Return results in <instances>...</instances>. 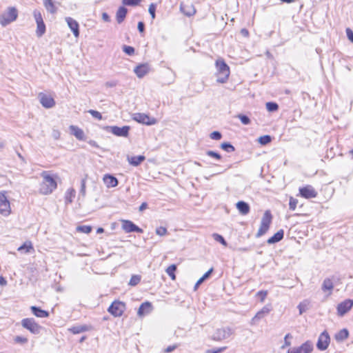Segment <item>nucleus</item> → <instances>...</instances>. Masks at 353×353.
<instances>
[{
  "instance_id": "29",
  "label": "nucleus",
  "mask_w": 353,
  "mask_h": 353,
  "mask_svg": "<svg viewBox=\"0 0 353 353\" xmlns=\"http://www.w3.org/2000/svg\"><path fill=\"white\" fill-rule=\"evenodd\" d=\"M322 290L324 292L329 291L328 295L332 294V290L334 288V285L331 279H325L322 284Z\"/></svg>"
},
{
  "instance_id": "10",
  "label": "nucleus",
  "mask_w": 353,
  "mask_h": 353,
  "mask_svg": "<svg viewBox=\"0 0 353 353\" xmlns=\"http://www.w3.org/2000/svg\"><path fill=\"white\" fill-rule=\"evenodd\" d=\"M130 129V126L128 125H124L123 127H119L116 125L105 127V130L108 132H110L117 137H127L128 136Z\"/></svg>"
},
{
  "instance_id": "44",
  "label": "nucleus",
  "mask_w": 353,
  "mask_h": 353,
  "mask_svg": "<svg viewBox=\"0 0 353 353\" xmlns=\"http://www.w3.org/2000/svg\"><path fill=\"white\" fill-rule=\"evenodd\" d=\"M236 117L239 118L241 123L244 125H248L250 123V119L247 115L239 114L236 116Z\"/></svg>"
},
{
  "instance_id": "28",
  "label": "nucleus",
  "mask_w": 353,
  "mask_h": 353,
  "mask_svg": "<svg viewBox=\"0 0 353 353\" xmlns=\"http://www.w3.org/2000/svg\"><path fill=\"white\" fill-rule=\"evenodd\" d=\"M90 328L91 327L87 325H77L69 328V331L74 334H77L83 332L88 331L90 330Z\"/></svg>"
},
{
  "instance_id": "61",
  "label": "nucleus",
  "mask_w": 353,
  "mask_h": 353,
  "mask_svg": "<svg viewBox=\"0 0 353 353\" xmlns=\"http://www.w3.org/2000/svg\"><path fill=\"white\" fill-rule=\"evenodd\" d=\"M137 28H138L139 32H141V33L143 32L144 30H145V24H144V23L142 22V21H139L138 23Z\"/></svg>"
},
{
  "instance_id": "46",
  "label": "nucleus",
  "mask_w": 353,
  "mask_h": 353,
  "mask_svg": "<svg viewBox=\"0 0 353 353\" xmlns=\"http://www.w3.org/2000/svg\"><path fill=\"white\" fill-rule=\"evenodd\" d=\"M141 0H122L123 4L128 6H137Z\"/></svg>"
},
{
  "instance_id": "37",
  "label": "nucleus",
  "mask_w": 353,
  "mask_h": 353,
  "mask_svg": "<svg viewBox=\"0 0 353 353\" xmlns=\"http://www.w3.org/2000/svg\"><path fill=\"white\" fill-rule=\"evenodd\" d=\"M176 270V265L172 264L167 268L165 270L166 273L170 276L172 280H175L176 276L174 274V272Z\"/></svg>"
},
{
  "instance_id": "12",
  "label": "nucleus",
  "mask_w": 353,
  "mask_h": 353,
  "mask_svg": "<svg viewBox=\"0 0 353 353\" xmlns=\"http://www.w3.org/2000/svg\"><path fill=\"white\" fill-rule=\"evenodd\" d=\"M330 341V338L328 333L326 331L323 332L319 336L316 347L319 350H325Z\"/></svg>"
},
{
  "instance_id": "9",
  "label": "nucleus",
  "mask_w": 353,
  "mask_h": 353,
  "mask_svg": "<svg viewBox=\"0 0 353 353\" xmlns=\"http://www.w3.org/2000/svg\"><path fill=\"white\" fill-rule=\"evenodd\" d=\"M133 120L137 122L147 125H152L157 123V119L149 117L148 114L144 113H134L132 115Z\"/></svg>"
},
{
  "instance_id": "2",
  "label": "nucleus",
  "mask_w": 353,
  "mask_h": 353,
  "mask_svg": "<svg viewBox=\"0 0 353 353\" xmlns=\"http://www.w3.org/2000/svg\"><path fill=\"white\" fill-rule=\"evenodd\" d=\"M216 81L220 83H225L230 75V68L223 59H218L216 61Z\"/></svg>"
},
{
  "instance_id": "41",
  "label": "nucleus",
  "mask_w": 353,
  "mask_h": 353,
  "mask_svg": "<svg viewBox=\"0 0 353 353\" xmlns=\"http://www.w3.org/2000/svg\"><path fill=\"white\" fill-rule=\"evenodd\" d=\"M212 237L216 241L219 242L224 246H227V242L221 235L216 233H214L212 234Z\"/></svg>"
},
{
  "instance_id": "19",
  "label": "nucleus",
  "mask_w": 353,
  "mask_h": 353,
  "mask_svg": "<svg viewBox=\"0 0 353 353\" xmlns=\"http://www.w3.org/2000/svg\"><path fill=\"white\" fill-rule=\"evenodd\" d=\"M134 72L139 78H143L149 72L148 64H140L134 68Z\"/></svg>"
},
{
  "instance_id": "30",
  "label": "nucleus",
  "mask_w": 353,
  "mask_h": 353,
  "mask_svg": "<svg viewBox=\"0 0 353 353\" xmlns=\"http://www.w3.org/2000/svg\"><path fill=\"white\" fill-rule=\"evenodd\" d=\"M270 312V309L267 307H264L261 309V310L259 311L256 315L252 318V321L254 323L256 321L261 319L264 317V316L268 314Z\"/></svg>"
},
{
  "instance_id": "21",
  "label": "nucleus",
  "mask_w": 353,
  "mask_h": 353,
  "mask_svg": "<svg viewBox=\"0 0 353 353\" xmlns=\"http://www.w3.org/2000/svg\"><path fill=\"white\" fill-rule=\"evenodd\" d=\"M152 310L151 303L146 301L143 303L140 306L137 312V314L139 316L149 314Z\"/></svg>"
},
{
  "instance_id": "50",
  "label": "nucleus",
  "mask_w": 353,
  "mask_h": 353,
  "mask_svg": "<svg viewBox=\"0 0 353 353\" xmlns=\"http://www.w3.org/2000/svg\"><path fill=\"white\" fill-rule=\"evenodd\" d=\"M155 11H156V4L151 3L149 6L148 12H149L150 14L151 15V17L152 19H155V17H156Z\"/></svg>"
},
{
  "instance_id": "39",
  "label": "nucleus",
  "mask_w": 353,
  "mask_h": 353,
  "mask_svg": "<svg viewBox=\"0 0 353 353\" xmlns=\"http://www.w3.org/2000/svg\"><path fill=\"white\" fill-rule=\"evenodd\" d=\"M265 106L268 111L270 112H276L279 109V105L275 102H267Z\"/></svg>"
},
{
  "instance_id": "3",
  "label": "nucleus",
  "mask_w": 353,
  "mask_h": 353,
  "mask_svg": "<svg viewBox=\"0 0 353 353\" xmlns=\"http://www.w3.org/2000/svg\"><path fill=\"white\" fill-rule=\"evenodd\" d=\"M18 17V11L14 7H9L0 14V24L6 27L8 24L14 21Z\"/></svg>"
},
{
  "instance_id": "54",
  "label": "nucleus",
  "mask_w": 353,
  "mask_h": 353,
  "mask_svg": "<svg viewBox=\"0 0 353 353\" xmlns=\"http://www.w3.org/2000/svg\"><path fill=\"white\" fill-rule=\"evenodd\" d=\"M167 232V229L165 227L161 226L156 229V234L161 236L165 235Z\"/></svg>"
},
{
  "instance_id": "34",
  "label": "nucleus",
  "mask_w": 353,
  "mask_h": 353,
  "mask_svg": "<svg viewBox=\"0 0 353 353\" xmlns=\"http://www.w3.org/2000/svg\"><path fill=\"white\" fill-rule=\"evenodd\" d=\"M310 303L308 300H304L303 301L301 302L299 304L298 308L300 314H302L303 313L305 312L309 309Z\"/></svg>"
},
{
  "instance_id": "5",
  "label": "nucleus",
  "mask_w": 353,
  "mask_h": 353,
  "mask_svg": "<svg viewBox=\"0 0 353 353\" xmlns=\"http://www.w3.org/2000/svg\"><path fill=\"white\" fill-rule=\"evenodd\" d=\"M125 310V304L120 301H114L108 307V311L114 317L122 316Z\"/></svg>"
},
{
  "instance_id": "6",
  "label": "nucleus",
  "mask_w": 353,
  "mask_h": 353,
  "mask_svg": "<svg viewBox=\"0 0 353 353\" xmlns=\"http://www.w3.org/2000/svg\"><path fill=\"white\" fill-rule=\"evenodd\" d=\"M22 326L28 330L31 333L34 334H38L40 333L42 327L37 324L34 319L27 318L24 319L21 321Z\"/></svg>"
},
{
  "instance_id": "20",
  "label": "nucleus",
  "mask_w": 353,
  "mask_h": 353,
  "mask_svg": "<svg viewBox=\"0 0 353 353\" xmlns=\"http://www.w3.org/2000/svg\"><path fill=\"white\" fill-rule=\"evenodd\" d=\"M70 133L74 135L78 140L84 141L85 136L83 130L76 125L70 126Z\"/></svg>"
},
{
  "instance_id": "63",
  "label": "nucleus",
  "mask_w": 353,
  "mask_h": 353,
  "mask_svg": "<svg viewBox=\"0 0 353 353\" xmlns=\"http://www.w3.org/2000/svg\"><path fill=\"white\" fill-rule=\"evenodd\" d=\"M60 134H61L59 130H53L52 136L54 139H56V140L59 139L60 138Z\"/></svg>"
},
{
  "instance_id": "8",
  "label": "nucleus",
  "mask_w": 353,
  "mask_h": 353,
  "mask_svg": "<svg viewBox=\"0 0 353 353\" xmlns=\"http://www.w3.org/2000/svg\"><path fill=\"white\" fill-rule=\"evenodd\" d=\"M234 331L229 327L217 329L213 334L212 339L214 341H221L229 338Z\"/></svg>"
},
{
  "instance_id": "58",
  "label": "nucleus",
  "mask_w": 353,
  "mask_h": 353,
  "mask_svg": "<svg viewBox=\"0 0 353 353\" xmlns=\"http://www.w3.org/2000/svg\"><path fill=\"white\" fill-rule=\"evenodd\" d=\"M292 337L290 334H287L284 338V345L281 346L282 349H284L286 346H290L291 343L288 340V338Z\"/></svg>"
},
{
  "instance_id": "47",
  "label": "nucleus",
  "mask_w": 353,
  "mask_h": 353,
  "mask_svg": "<svg viewBox=\"0 0 353 353\" xmlns=\"http://www.w3.org/2000/svg\"><path fill=\"white\" fill-rule=\"evenodd\" d=\"M123 51L128 55H132L134 53V48L132 46H123Z\"/></svg>"
},
{
  "instance_id": "49",
  "label": "nucleus",
  "mask_w": 353,
  "mask_h": 353,
  "mask_svg": "<svg viewBox=\"0 0 353 353\" xmlns=\"http://www.w3.org/2000/svg\"><path fill=\"white\" fill-rule=\"evenodd\" d=\"M94 118L98 119V120H101L102 119V115L101 114L97 111V110H89L88 111Z\"/></svg>"
},
{
  "instance_id": "26",
  "label": "nucleus",
  "mask_w": 353,
  "mask_h": 353,
  "mask_svg": "<svg viewBox=\"0 0 353 353\" xmlns=\"http://www.w3.org/2000/svg\"><path fill=\"white\" fill-rule=\"evenodd\" d=\"M145 159V157L143 155L128 157V161L130 165L134 166L139 165Z\"/></svg>"
},
{
  "instance_id": "62",
  "label": "nucleus",
  "mask_w": 353,
  "mask_h": 353,
  "mask_svg": "<svg viewBox=\"0 0 353 353\" xmlns=\"http://www.w3.org/2000/svg\"><path fill=\"white\" fill-rule=\"evenodd\" d=\"M105 85L107 88H113L117 85V81H107Z\"/></svg>"
},
{
  "instance_id": "48",
  "label": "nucleus",
  "mask_w": 353,
  "mask_h": 353,
  "mask_svg": "<svg viewBox=\"0 0 353 353\" xmlns=\"http://www.w3.org/2000/svg\"><path fill=\"white\" fill-rule=\"evenodd\" d=\"M33 15L36 23L43 21L41 13L38 10H34L33 12Z\"/></svg>"
},
{
  "instance_id": "24",
  "label": "nucleus",
  "mask_w": 353,
  "mask_h": 353,
  "mask_svg": "<svg viewBox=\"0 0 353 353\" xmlns=\"http://www.w3.org/2000/svg\"><path fill=\"white\" fill-rule=\"evenodd\" d=\"M32 312L37 317L39 318H46L49 316V312L48 311L43 310L41 308L37 306H32L30 307Z\"/></svg>"
},
{
  "instance_id": "42",
  "label": "nucleus",
  "mask_w": 353,
  "mask_h": 353,
  "mask_svg": "<svg viewBox=\"0 0 353 353\" xmlns=\"http://www.w3.org/2000/svg\"><path fill=\"white\" fill-rule=\"evenodd\" d=\"M26 250V252H29L30 250H33L31 242H26L18 248V251Z\"/></svg>"
},
{
  "instance_id": "18",
  "label": "nucleus",
  "mask_w": 353,
  "mask_h": 353,
  "mask_svg": "<svg viewBox=\"0 0 353 353\" xmlns=\"http://www.w3.org/2000/svg\"><path fill=\"white\" fill-rule=\"evenodd\" d=\"M103 181L108 188H114L117 186L119 183L118 179L113 175L109 174H106L103 176Z\"/></svg>"
},
{
  "instance_id": "25",
  "label": "nucleus",
  "mask_w": 353,
  "mask_h": 353,
  "mask_svg": "<svg viewBox=\"0 0 353 353\" xmlns=\"http://www.w3.org/2000/svg\"><path fill=\"white\" fill-rule=\"evenodd\" d=\"M180 9L186 16L190 17L195 14L196 10L192 5L181 4Z\"/></svg>"
},
{
  "instance_id": "38",
  "label": "nucleus",
  "mask_w": 353,
  "mask_h": 353,
  "mask_svg": "<svg viewBox=\"0 0 353 353\" xmlns=\"http://www.w3.org/2000/svg\"><path fill=\"white\" fill-rule=\"evenodd\" d=\"M221 148L227 152H232L235 150L234 147L228 142H224L221 144Z\"/></svg>"
},
{
  "instance_id": "27",
  "label": "nucleus",
  "mask_w": 353,
  "mask_h": 353,
  "mask_svg": "<svg viewBox=\"0 0 353 353\" xmlns=\"http://www.w3.org/2000/svg\"><path fill=\"white\" fill-rule=\"evenodd\" d=\"M128 10L125 7H120L116 14V19L118 23H121L127 14Z\"/></svg>"
},
{
  "instance_id": "31",
  "label": "nucleus",
  "mask_w": 353,
  "mask_h": 353,
  "mask_svg": "<svg viewBox=\"0 0 353 353\" xmlns=\"http://www.w3.org/2000/svg\"><path fill=\"white\" fill-rule=\"evenodd\" d=\"M349 336V332L347 329H343L335 334V339L337 341H343L346 339Z\"/></svg>"
},
{
  "instance_id": "4",
  "label": "nucleus",
  "mask_w": 353,
  "mask_h": 353,
  "mask_svg": "<svg viewBox=\"0 0 353 353\" xmlns=\"http://www.w3.org/2000/svg\"><path fill=\"white\" fill-rule=\"evenodd\" d=\"M272 219L271 212L269 210L265 211L261 219L259 229L256 234V237H260L267 232L272 222Z\"/></svg>"
},
{
  "instance_id": "11",
  "label": "nucleus",
  "mask_w": 353,
  "mask_h": 353,
  "mask_svg": "<svg viewBox=\"0 0 353 353\" xmlns=\"http://www.w3.org/2000/svg\"><path fill=\"white\" fill-rule=\"evenodd\" d=\"M313 345L311 342L306 341L299 347H292L288 349L287 353H311Z\"/></svg>"
},
{
  "instance_id": "53",
  "label": "nucleus",
  "mask_w": 353,
  "mask_h": 353,
  "mask_svg": "<svg viewBox=\"0 0 353 353\" xmlns=\"http://www.w3.org/2000/svg\"><path fill=\"white\" fill-rule=\"evenodd\" d=\"M210 137L213 140H220L222 135L219 131H214L210 134Z\"/></svg>"
},
{
  "instance_id": "1",
  "label": "nucleus",
  "mask_w": 353,
  "mask_h": 353,
  "mask_svg": "<svg viewBox=\"0 0 353 353\" xmlns=\"http://www.w3.org/2000/svg\"><path fill=\"white\" fill-rule=\"evenodd\" d=\"M43 181L40 184L39 192L43 195L51 194L57 187V181L47 171L41 172Z\"/></svg>"
},
{
  "instance_id": "14",
  "label": "nucleus",
  "mask_w": 353,
  "mask_h": 353,
  "mask_svg": "<svg viewBox=\"0 0 353 353\" xmlns=\"http://www.w3.org/2000/svg\"><path fill=\"white\" fill-rule=\"evenodd\" d=\"M122 229L127 233L137 232L143 233V230L135 225L132 221L129 220L122 221Z\"/></svg>"
},
{
  "instance_id": "22",
  "label": "nucleus",
  "mask_w": 353,
  "mask_h": 353,
  "mask_svg": "<svg viewBox=\"0 0 353 353\" xmlns=\"http://www.w3.org/2000/svg\"><path fill=\"white\" fill-rule=\"evenodd\" d=\"M236 207L237 210H239V212L242 215H246L250 212V205H248V203H246L245 201H238L236 204Z\"/></svg>"
},
{
  "instance_id": "15",
  "label": "nucleus",
  "mask_w": 353,
  "mask_h": 353,
  "mask_svg": "<svg viewBox=\"0 0 353 353\" xmlns=\"http://www.w3.org/2000/svg\"><path fill=\"white\" fill-rule=\"evenodd\" d=\"M41 104L46 108H51L55 105V101L52 97L43 93L39 94Z\"/></svg>"
},
{
  "instance_id": "16",
  "label": "nucleus",
  "mask_w": 353,
  "mask_h": 353,
  "mask_svg": "<svg viewBox=\"0 0 353 353\" xmlns=\"http://www.w3.org/2000/svg\"><path fill=\"white\" fill-rule=\"evenodd\" d=\"M300 194L305 199L315 198L317 195L315 190L310 185H307L299 189Z\"/></svg>"
},
{
  "instance_id": "55",
  "label": "nucleus",
  "mask_w": 353,
  "mask_h": 353,
  "mask_svg": "<svg viewBox=\"0 0 353 353\" xmlns=\"http://www.w3.org/2000/svg\"><path fill=\"white\" fill-rule=\"evenodd\" d=\"M14 341L18 343H26L28 342V339L21 336H17L14 338Z\"/></svg>"
},
{
  "instance_id": "32",
  "label": "nucleus",
  "mask_w": 353,
  "mask_h": 353,
  "mask_svg": "<svg viewBox=\"0 0 353 353\" xmlns=\"http://www.w3.org/2000/svg\"><path fill=\"white\" fill-rule=\"evenodd\" d=\"M43 5L49 12L54 14L57 12V8L52 0H43Z\"/></svg>"
},
{
  "instance_id": "52",
  "label": "nucleus",
  "mask_w": 353,
  "mask_h": 353,
  "mask_svg": "<svg viewBox=\"0 0 353 353\" xmlns=\"http://www.w3.org/2000/svg\"><path fill=\"white\" fill-rule=\"evenodd\" d=\"M206 154L209 157L215 158L217 160H220L221 159V156L219 153L212 150H208L206 152Z\"/></svg>"
},
{
  "instance_id": "56",
  "label": "nucleus",
  "mask_w": 353,
  "mask_h": 353,
  "mask_svg": "<svg viewBox=\"0 0 353 353\" xmlns=\"http://www.w3.org/2000/svg\"><path fill=\"white\" fill-rule=\"evenodd\" d=\"M267 294V291L261 290L257 292L256 296L260 299L261 301L263 302L265 300Z\"/></svg>"
},
{
  "instance_id": "40",
  "label": "nucleus",
  "mask_w": 353,
  "mask_h": 353,
  "mask_svg": "<svg viewBox=\"0 0 353 353\" xmlns=\"http://www.w3.org/2000/svg\"><path fill=\"white\" fill-rule=\"evenodd\" d=\"M272 137L270 135H263L259 138L258 141L260 144L265 145L270 143Z\"/></svg>"
},
{
  "instance_id": "57",
  "label": "nucleus",
  "mask_w": 353,
  "mask_h": 353,
  "mask_svg": "<svg viewBox=\"0 0 353 353\" xmlns=\"http://www.w3.org/2000/svg\"><path fill=\"white\" fill-rule=\"evenodd\" d=\"M80 194L85 196V179H83L81 182Z\"/></svg>"
},
{
  "instance_id": "23",
  "label": "nucleus",
  "mask_w": 353,
  "mask_h": 353,
  "mask_svg": "<svg viewBox=\"0 0 353 353\" xmlns=\"http://www.w3.org/2000/svg\"><path fill=\"white\" fill-rule=\"evenodd\" d=\"M284 236V231L283 230H279L276 232L272 236L269 238L267 241L268 244H274L281 241Z\"/></svg>"
},
{
  "instance_id": "60",
  "label": "nucleus",
  "mask_w": 353,
  "mask_h": 353,
  "mask_svg": "<svg viewBox=\"0 0 353 353\" xmlns=\"http://www.w3.org/2000/svg\"><path fill=\"white\" fill-rule=\"evenodd\" d=\"M178 347L177 345H170L168 346V347H166L164 350V352L165 353H170V352H172V351H174L176 347Z\"/></svg>"
},
{
  "instance_id": "7",
  "label": "nucleus",
  "mask_w": 353,
  "mask_h": 353,
  "mask_svg": "<svg viewBox=\"0 0 353 353\" xmlns=\"http://www.w3.org/2000/svg\"><path fill=\"white\" fill-rule=\"evenodd\" d=\"M6 194V191L0 192V214L4 216H8L11 212L10 201Z\"/></svg>"
},
{
  "instance_id": "64",
  "label": "nucleus",
  "mask_w": 353,
  "mask_h": 353,
  "mask_svg": "<svg viewBox=\"0 0 353 353\" xmlns=\"http://www.w3.org/2000/svg\"><path fill=\"white\" fill-rule=\"evenodd\" d=\"M226 349V347H220L216 350H208L206 353H221Z\"/></svg>"
},
{
  "instance_id": "45",
  "label": "nucleus",
  "mask_w": 353,
  "mask_h": 353,
  "mask_svg": "<svg viewBox=\"0 0 353 353\" xmlns=\"http://www.w3.org/2000/svg\"><path fill=\"white\" fill-rule=\"evenodd\" d=\"M141 281V276H139V275H133L130 281H129V285H132V286H135L136 285H137Z\"/></svg>"
},
{
  "instance_id": "43",
  "label": "nucleus",
  "mask_w": 353,
  "mask_h": 353,
  "mask_svg": "<svg viewBox=\"0 0 353 353\" xmlns=\"http://www.w3.org/2000/svg\"><path fill=\"white\" fill-rule=\"evenodd\" d=\"M77 231L85 233V234H89L92 231V227L90 225H79L77 228Z\"/></svg>"
},
{
  "instance_id": "51",
  "label": "nucleus",
  "mask_w": 353,
  "mask_h": 353,
  "mask_svg": "<svg viewBox=\"0 0 353 353\" xmlns=\"http://www.w3.org/2000/svg\"><path fill=\"white\" fill-rule=\"evenodd\" d=\"M298 203L297 199L290 197V203H289V208L291 210H294L296 208V205Z\"/></svg>"
},
{
  "instance_id": "13",
  "label": "nucleus",
  "mask_w": 353,
  "mask_h": 353,
  "mask_svg": "<svg viewBox=\"0 0 353 353\" xmlns=\"http://www.w3.org/2000/svg\"><path fill=\"white\" fill-rule=\"evenodd\" d=\"M353 306V300L345 299L337 305V312L341 316L345 315Z\"/></svg>"
},
{
  "instance_id": "17",
  "label": "nucleus",
  "mask_w": 353,
  "mask_h": 353,
  "mask_svg": "<svg viewBox=\"0 0 353 353\" xmlns=\"http://www.w3.org/2000/svg\"><path fill=\"white\" fill-rule=\"evenodd\" d=\"M65 21L75 37L79 36V26L78 22L72 17H66Z\"/></svg>"
},
{
  "instance_id": "36",
  "label": "nucleus",
  "mask_w": 353,
  "mask_h": 353,
  "mask_svg": "<svg viewBox=\"0 0 353 353\" xmlns=\"http://www.w3.org/2000/svg\"><path fill=\"white\" fill-rule=\"evenodd\" d=\"M36 34L37 37H41L46 32V26L43 21L37 23Z\"/></svg>"
},
{
  "instance_id": "35",
  "label": "nucleus",
  "mask_w": 353,
  "mask_h": 353,
  "mask_svg": "<svg viewBox=\"0 0 353 353\" xmlns=\"http://www.w3.org/2000/svg\"><path fill=\"white\" fill-rule=\"evenodd\" d=\"M213 272V268H210L208 272H206L202 277H201L198 281L196 283L195 285H194V289L196 290L199 286V285H201L205 280H206L210 276V274H212V272Z\"/></svg>"
},
{
  "instance_id": "59",
  "label": "nucleus",
  "mask_w": 353,
  "mask_h": 353,
  "mask_svg": "<svg viewBox=\"0 0 353 353\" xmlns=\"http://www.w3.org/2000/svg\"><path fill=\"white\" fill-rule=\"evenodd\" d=\"M346 34L348 39L353 43V31L350 28H347L346 29Z\"/></svg>"
},
{
  "instance_id": "33",
  "label": "nucleus",
  "mask_w": 353,
  "mask_h": 353,
  "mask_svg": "<svg viewBox=\"0 0 353 353\" xmlns=\"http://www.w3.org/2000/svg\"><path fill=\"white\" fill-rule=\"evenodd\" d=\"M76 192L73 188H70L67 190L65 193V203H70L72 202L73 199L75 197Z\"/></svg>"
}]
</instances>
